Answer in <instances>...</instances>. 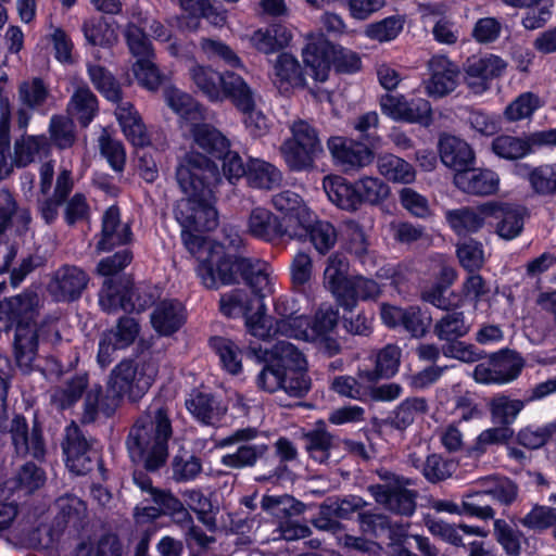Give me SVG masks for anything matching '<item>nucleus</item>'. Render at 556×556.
I'll list each match as a JSON object with an SVG mask.
<instances>
[{"mask_svg":"<svg viewBox=\"0 0 556 556\" xmlns=\"http://www.w3.org/2000/svg\"><path fill=\"white\" fill-rule=\"evenodd\" d=\"M177 182L187 198L177 202L175 217L180 224L181 237H201L195 232L213 230L218 224L214 206V189L222 177L216 165L204 154L191 151L179 162Z\"/></svg>","mask_w":556,"mask_h":556,"instance_id":"f257e3e1","label":"nucleus"},{"mask_svg":"<svg viewBox=\"0 0 556 556\" xmlns=\"http://www.w3.org/2000/svg\"><path fill=\"white\" fill-rule=\"evenodd\" d=\"M40 305L41 300L33 290H25L21 294L0 301V331L9 330L16 325L14 353L17 365L24 370L33 366L39 336L52 343L60 340L53 321L43 325L39 331L33 323Z\"/></svg>","mask_w":556,"mask_h":556,"instance_id":"f03ea898","label":"nucleus"},{"mask_svg":"<svg viewBox=\"0 0 556 556\" xmlns=\"http://www.w3.org/2000/svg\"><path fill=\"white\" fill-rule=\"evenodd\" d=\"M157 375V366L153 361H123L111 371L106 396L100 401L101 387L90 388L86 393L83 420L91 422L99 410L111 415L121 400L127 396L131 401L140 399L152 386Z\"/></svg>","mask_w":556,"mask_h":556,"instance_id":"7ed1b4c3","label":"nucleus"},{"mask_svg":"<svg viewBox=\"0 0 556 556\" xmlns=\"http://www.w3.org/2000/svg\"><path fill=\"white\" fill-rule=\"evenodd\" d=\"M172 433L167 409L159 404L151 405L128 434L126 444L130 458L143 462L149 470L157 469L166 462Z\"/></svg>","mask_w":556,"mask_h":556,"instance_id":"20e7f679","label":"nucleus"},{"mask_svg":"<svg viewBox=\"0 0 556 556\" xmlns=\"http://www.w3.org/2000/svg\"><path fill=\"white\" fill-rule=\"evenodd\" d=\"M188 76L197 91L213 103L230 100L238 110H247L252 104L251 86L233 71L219 72L194 62L188 68Z\"/></svg>","mask_w":556,"mask_h":556,"instance_id":"39448f33","label":"nucleus"},{"mask_svg":"<svg viewBox=\"0 0 556 556\" xmlns=\"http://www.w3.org/2000/svg\"><path fill=\"white\" fill-rule=\"evenodd\" d=\"M185 247L199 260L198 276L206 288L217 289L237 281L241 258L227 254L223 244L203 237L185 236Z\"/></svg>","mask_w":556,"mask_h":556,"instance_id":"423d86ee","label":"nucleus"},{"mask_svg":"<svg viewBox=\"0 0 556 556\" xmlns=\"http://www.w3.org/2000/svg\"><path fill=\"white\" fill-rule=\"evenodd\" d=\"M289 129L291 137L280 147L285 162L296 172L313 167L315 159L323 152L318 131L301 118L290 123Z\"/></svg>","mask_w":556,"mask_h":556,"instance_id":"0eeeda50","label":"nucleus"},{"mask_svg":"<svg viewBox=\"0 0 556 556\" xmlns=\"http://www.w3.org/2000/svg\"><path fill=\"white\" fill-rule=\"evenodd\" d=\"M271 204L282 214L280 222L289 238L302 239L307 236L315 215L296 192L291 190L278 192L273 195Z\"/></svg>","mask_w":556,"mask_h":556,"instance_id":"6e6552de","label":"nucleus"},{"mask_svg":"<svg viewBox=\"0 0 556 556\" xmlns=\"http://www.w3.org/2000/svg\"><path fill=\"white\" fill-rule=\"evenodd\" d=\"M256 435V429L244 428L238 429L230 435L222 439L217 444L218 446L226 447L237 444L238 447L235 452L225 454L220 463L226 467L235 469L253 467L268 451L266 444L253 442Z\"/></svg>","mask_w":556,"mask_h":556,"instance_id":"1a4fd4ad","label":"nucleus"},{"mask_svg":"<svg viewBox=\"0 0 556 556\" xmlns=\"http://www.w3.org/2000/svg\"><path fill=\"white\" fill-rule=\"evenodd\" d=\"M379 103L382 113L393 121L422 126H429L432 122V109L426 99L408 100L402 94H384Z\"/></svg>","mask_w":556,"mask_h":556,"instance_id":"9d476101","label":"nucleus"},{"mask_svg":"<svg viewBox=\"0 0 556 556\" xmlns=\"http://www.w3.org/2000/svg\"><path fill=\"white\" fill-rule=\"evenodd\" d=\"M99 305L106 313H116L118 309L139 313L150 305V300L141 298L134 286L106 279L99 292Z\"/></svg>","mask_w":556,"mask_h":556,"instance_id":"9b49d317","label":"nucleus"},{"mask_svg":"<svg viewBox=\"0 0 556 556\" xmlns=\"http://www.w3.org/2000/svg\"><path fill=\"white\" fill-rule=\"evenodd\" d=\"M523 367L522 358L509 351L493 354L488 364H479L473 370V378L480 383L504 384L515 380Z\"/></svg>","mask_w":556,"mask_h":556,"instance_id":"f8f14e48","label":"nucleus"},{"mask_svg":"<svg viewBox=\"0 0 556 556\" xmlns=\"http://www.w3.org/2000/svg\"><path fill=\"white\" fill-rule=\"evenodd\" d=\"M409 479L392 476L389 484H375L368 488L376 502L387 509L405 516H410L416 509V494L406 489Z\"/></svg>","mask_w":556,"mask_h":556,"instance_id":"ddd939ff","label":"nucleus"},{"mask_svg":"<svg viewBox=\"0 0 556 556\" xmlns=\"http://www.w3.org/2000/svg\"><path fill=\"white\" fill-rule=\"evenodd\" d=\"M50 98L48 86L40 78L22 81L17 88L18 108L15 113L17 127L26 130L34 111H40Z\"/></svg>","mask_w":556,"mask_h":556,"instance_id":"4468645a","label":"nucleus"},{"mask_svg":"<svg viewBox=\"0 0 556 556\" xmlns=\"http://www.w3.org/2000/svg\"><path fill=\"white\" fill-rule=\"evenodd\" d=\"M494 210L490 201L477 206L447 210L445 212V220L457 236H468L490 225L492 214L495 212Z\"/></svg>","mask_w":556,"mask_h":556,"instance_id":"2eb2a0df","label":"nucleus"},{"mask_svg":"<svg viewBox=\"0 0 556 556\" xmlns=\"http://www.w3.org/2000/svg\"><path fill=\"white\" fill-rule=\"evenodd\" d=\"M89 282V276L81 268L64 265L56 269L49 283L50 294L59 302H72L80 298Z\"/></svg>","mask_w":556,"mask_h":556,"instance_id":"dca6fc26","label":"nucleus"},{"mask_svg":"<svg viewBox=\"0 0 556 556\" xmlns=\"http://www.w3.org/2000/svg\"><path fill=\"white\" fill-rule=\"evenodd\" d=\"M381 319L390 328L402 327L413 337H422L430 326L431 318L418 306L406 308L383 304L381 306Z\"/></svg>","mask_w":556,"mask_h":556,"instance_id":"f3484780","label":"nucleus"},{"mask_svg":"<svg viewBox=\"0 0 556 556\" xmlns=\"http://www.w3.org/2000/svg\"><path fill=\"white\" fill-rule=\"evenodd\" d=\"M62 446L66 456V466L71 471L84 475L91 469L96 452L92 451L77 425L71 424L66 427Z\"/></svg>","mask_w":556,"mask_h":556,"instance_id":"a211bd4d","label":"nucleus"},{"mask_svg":"<svg viewBox=\"0 0 556 556\" xmlns=\"http://www.w3.org/2000/svg\"><path fill=\"white\" fill-rule=\"evenodd\" d=\"M430 78L426 83V92L432 98H442L458 84V67L446 56L435 55L429 61Z\"/></svg>","mask_w":556,"mask_h":556,"instance_id":"6ab92c4d","label":"nucleus"},{"mask_svg":"<svg viewBox=\"0 0 556 556\" xmlns=\"http://www.w3.org/2000/svg\"><path fill=\"white\" fill-rule=\"evenodd\" d=\"M241 276L257 296L256 300L263 301L275 292L277 277L274 268L266 261L241 258Z\"/></svg>","mask_w":556,"mask_h":556,"instance_id":"aec40b11","label":"nucleus"},{"mask_svg":"<svg viewBox=\"0 0 556 556\" xmlns=\"http://www.w3.org/2000/svg\"><path fill=\"white\" fill-rule=\"evenodd\" d=\"M338 311L332 307L320 308L313 323L308 318L294 319L293 328H289L291 338L303 341H316V339L333 334L338 324Z\"/></svg>","mask_w":556,"mask_h":556,"instance_id":"412c9836","label":"nucleus"},{"mask_svg":"<svg viewBox=\"0 0 556 556\" xmlns=\"http://www.w3.org/2000/svg\"><path fill=\"white\" fill-rule=\"evenodd\" d=\"M131 239L130 226L121 219L119 208L115 205L106 208L101 219V232L97 250L104 252L115 247L126 244Z\"/></svg>","mask_w":556,"mask_h":556,"instance_id":"4be33fe9","label":"nucleus"},{"mask_svg":"<svg viewBox=\"0 0 556 556\" xmlns=\"http://www.w3.org/2000/svg\"><path fill=\"white\" fill-rule=\"evenodd\" d=\"M328 149L345 170L364 167L372 161V153L367 147L343 137L330 138Z\"/></svg>","mask_w":556,"mask_h":556,"instance_id":"5701e85b","label":"nucleus"},{"mask_svg":"<svg viewBox=\"0 0 556 556\" xmlns=\"http://www.w3.org/2000/svg\"><path fill=\"white\" fill-rule=\"evenodd\" d=\"M439 153L441 162L456 173L466 170L475 165V152L463 139L442 135L439 140Z\"/></svg>","mask_w":556,"mask_h":556,"instance_id":"b1692460","label":"nucleus"},{"mask_svg":"<svg viewBox=\"0 0 556 556\" xmlns=\"http://www.w3.org/2000/svg\"><path fill=\"white\" fill-rule=\"evenodd\" d=\"M280 218L265 207H255L247 219V232L265 242H278L288 237Z\"/></svg>","mask_w":556,"mask_h":556,"instance_id":"393cba45","label":"nucleus"},{"mask_svg":"<svg viewBox=\"0 0 556 556\" xmlns=\"http://www.w3.org/2000/svg\"><path fill=\"white\" fill-rule=\"evenodd\" d=\"M454 185L463 192L475 195H490L498 190L500 177L490 169H478L473 166L454 174Z\"/></svg>","mask_w":556,"mask_h":556,"instance_id":"a878e982","label":"nucleus"},{"mask_svg":"<svg viewBox=\"0 0 556 556\" xmlns=\"http://www.w3.org/2000/svg\"><path fill=\"white\" fill-rule=\"evenodd\" d=\"M247 331L261 340H269L278 334L290 337L289 328H293V324L288 320H274L266 314V306L263 301L257 300L255 312L245 318Z\"/></svg>","mask_w":556,"mask_h":556,"instance_id":"bb28decb","label":"nucleus"},{"mask_svg":"<svg viewBox=\"0 0 556 556\" xmlns=\"http://www.w3.org/2000/svg\"><path fill=\"white\" fill-rule=\"evenodd\" d=\"M58 514L51 528V538H58L67 528L78 530L87 517L86 504L77 496H62L56 502Z\"/></svg>","mask_w":556,"mask_h":556,"instance_id":"cd10ccee","label":"nucleus"},{"mask_svg":"<svg viewBox=\"0 0 556 556\" xmlns=\"http://www.w3.org/2000/svg\"><path fill=\"white\" fill-rule=\"evenodd\" d=\"M333 45L323 36L312 39L303 50V61L318 81L327 80L333 60Z\"/></svg>","mask_w":556,"mask_h":556,"instance_id":"c85d7f7f","label":"nucleus"},{"mask_svg":"<svg viewBox=\"0 0 556 556\" xmlns=\"http://www.w3.org/2000/svg\"><path fill=\"white\" fill-rule=\"evenodd\" d=\"M271 79L281 93L303 86L304 76L298 59L287 52L280 53L273 64Z\"/></svg>","mask_w":556,"mask_h":556,"instance_id":"c756f323","label":"nucleus"},{"mask_svg":"<svg viewBox=\"0 0 556 556\" xmlns=\"http://www.w3.org/2000/svg\"><path fill=\"white\" fill-rule=\"evenodd\" d=\"M115 116L126 139L135 147H146L151 142L150 135L139 112L130 102H119Z\"/></svg>","mask_w":556,"mask_h":556,"instance_id":"7c9ffc66","label":"nucleus"},{"mask_svg":"<svg viewBox=\"0 0 556 556\" xmlns=\"http://www.w3.org/2000/svg\"><path fill=\"white\" fill-rule=\"evenodd\" d=\"M494 206V214H492L491 224L495 223V232L505 240H513L517 238L523 228V210L519 206L498 203L490 201Z\"/></svg>","mask_w":556,"mask_h":556,"instance_id":"2f4dec72","label":"nucleus"},{"mask_svg":"<svg viewBox=\"0 0 556 556\" xmlns=\"http://www.w3.org/2000/svg\"><path fill=\"white\" fill-rule=\"evenodd\" d=\"M186 321L184 305L176 300L160 302L151 314V324L161 336L176 332Z\"/></svg>","mask_w":556,"mask_h":556,"instance_id":"473e14b6","label":"nucleus"},{"mask_svg":"<svg viewBox=\"0 0 556 556\" xmlns=\"http://www.w3.org/2000/svg\"><path fill=\"white\" fill-rule=\"evenodd\" d=\"M350 263L342 253L331 254L323 273V286L339 302L350 282Z\"/></svg>","mask_w":556,"mask_h":556,"instance_id":"72a5a7b5","label":"nucleus"},{"mask_svg":"<svg viewBox=\"0 0 556 556\" xmlns=\"http://www.w3.org/2000/svg\"><path fill=\"white\" fill-rule=\"evenodd\" d=\"M402 352L395 344H387L384 348L378 350L375 355V369L374 370H359L357 376L366 382L374 383L380 378L393 377L400 367Z\"/></svg>","mask_w":556,"mask_h":556,"instance_id":"f704fd0d","label":"nucleus"},{"mask_svg":"<svg viewBox=\"0 0 556 556\" xmlns=\"http://www.w3.org/2000/svg\"><path fill=\"white\" fill-rule=\"evenodd\" d=\"M89 377L86 372L74 374L66 377L62 383L51 390V403L59 409H66L76 404L87 391Z\"/></svg>","mask_w":556,"mask_h":556,"instance_id":"c9c22d12","label":"nucleus"},{"mask_svg":"<svg viewBox=\"0 0 556 556\" xmlns=\"http://www.w3.org/2000/svg\"><path fill=\"white\" fill-rule=\"evenodd\" d=\"M328 199L341 210L356 211L359 206L356 185L338 175L326 176L323 180Z\"/></svg>","mask_w":556,"mask_h":556,"instance_id":"e433bc0d","label":"nucleus"},{"mask_svg":"<svg viewBox=\"0 0 556 556\" xmlns=\"http://www.w3.org/2000/svg\"><path fill=\"white\" fill-rule=\"evenodd\" d=\"M73 186L72 172L67 168L60 169L52 195L38 200L40 215L47 224L56 219L59 207L72 191Z\"/></svg>","mask_w":556,"mask_h":556,"instance_id":"4c0bfd02","label":"nucleus"},{"mask_svg":"<svg viewBox=\"0 0 556 556\" xmlns=\"http://www.w3.org/2000/svg\"><path fill=\"white\" fill-rule=\"evenodd\" d=\"M163 93L166 104L187 124L204 119V108L189 93L172 85L166 86Z\"/></svg>","mask_w":556,"mask_h":556,"instance_id":"58836bf2","label":"nucleus"},{"mask_svg":"<svg viewBox=\"0 0 556 556\" xmlns=\"http://www.w3.org/2000/svg\"><path fill=\"white\" fill-rule=\"evenodd\" d=\"M49 151L50 143L45 135H23L14 142L13 162L16 167H26Z\"/></svg>","mask_w":556,"mask_h":556,"instance_id":"ea45409f","label":"nucleus"},{"mask_svg":"<svg viewBox=\"0 0 556 556\" xmlns=\"http://www.w3.org/2000/svg\"><path fill=\"white\" fill-rule=\"evenodd\" d=\"M12 442L18 454L30 455L34 458H41L45 454V446L40 434L34 430L30 435L27 432L25 418L16 416L12 420L11 429Z\"/></svg>","mask_w":556,"mask_h":556,"instance_id":"a19ab883","label":"nucleus"},{"mask_svg":"<svg viewBox=\"0 0 556 556\" xmlns=\"http://www.w3.org/2000/svg\"><path fill=\"white\" fill-rule=\"evenodd\" d=\"M66 111L71 118H76L83 127H87L98 112L97 98L86 85L78 86L68 101Z\"/></svg>","mask_w":556,"mask_h":556,"instance_id":"79ce46f5","label":"nucleus"},{"mask_svg":"<svg viewBox=\"0 0 556 556\" xmlns=\"http://www.w3.org/2000/svg\"><path fill=\"white\" fill-rule=\"evenodd\" d=\"M186 407L195 419L210 426L218 424L226 413L225 407L204 393H191L186 400Z\"/></svg>","mask_w":556,"mask_h":556,"instance_id":"37998d69","label":"nucleus"},{"mask_svg":"<svg viewBox=\"0 0 556 556\" xmlns=\"http://www.w3.org/2000/svg\"><path fill=\"white\" fill-rule=\"evenodd\" d=\"M377 168L381 176L395 184L409 185L416 180V170L413 165L394 154L379 155Z\"/></svg>","mask_w":556,"mask_h":556,"instance_id":"c03bdc74","label":"nucleus"},{"mask_svg":"<svg viewBox=\"0 0 556 556\" xmlns=\"http://www.w3.org/2000/svg\"><path fill=\"white\" fill-rule=\"evenodd\" d=\"M380 292V286L375 280L361 275L351 276L339 304L351 311L359 300H374L379 296Z\"/></svg>","mask_w":556,"mask_h":556,"instance_id":"a18cd8bd","label":"nucleus"},{"mask_svg":"<svg viewBox=\"0 0 556 556\" xmlns=\"http://www.w3.org/2000/svg\"><path fill=\"white\" fill-rule=\"evenodd\" d=\"M188 125L194 143L205 152L216 156L229 148L228 140L211 125L202 123V121L191 122Z\"/></svg>","mask_w":556,"mask_h":556,"instance_id":"49530a36","label":"nucleus"},{"mask_svg":"<svg viewBox=\"0 0 556 556\" xmlns=\"http://www.w3.org/2000/svg\"><path fill=\"white\" fill-rule=\"evenodd\" d=\"M291 40V33L283 26L273 25L255 30L251 37V45L262 53H273L287 46Z\"/></svg>","mask_w":556,"mask_h":556,"instance_id":"de8ad7c7","label":"nucleus"},{"mask_svg":"<svg viewBox=\"0 0 556 556\" xmlns=\"http://www.w3.org/2000/svg\"><path fill=\"white\" fill-rule=\"evenodd\" d=\"M257 305V300L251 298L243 289H233L220 295L219 311L231 318L249 316Z\"/></svg>","mask_w":556,"mask_h":556,"instance_id":"09e8293b","label":"nucleus"},{"mask_svg":"<svg viewBox=\"0 0 556 556\" xmlns=\"http://www.w3.org/2000/svg\"><path fill=\"white\" fill-rule=\"evenodd\" d=\"M261 508L276 518L279 526L281 521L300 515L304 505L289 495H264L261 500Z\"/></svg>","mask_w":556,"mask_h":556,"instance_id":"8fccbe9b","label":"nucleus"},{"mask_svg":"<svg viewBox=\"0 0 556 556\" xmlns=\"http://www.w3.org/2000/svg\"><path fill=\"white\" fill-rule=\"evenodd\" d=\"M493 152L502 159L517 160L534 152L531 135L526 138L502 135L492 141Z\"/></svg>","mask_w":556,"mask_h":556,"instance_id":"3c124183","label":"nucleus"},{"mask_svg":"<svg viewBox=\"0 0 556 556\" xmlns=\"http://www.w3.org/2000/svg\"><path fill=\"white\" fill-rule=\"evenodd\" d=\"M281 173L263 160H251L248 165L249 185L258 189H273L281 182Z\"/></svg>","mask_w":556,"mask_h":556,"instance_id":"603ef678","label":"nucleus"},{"mask_svg":"<svg viewBox=\"0 0 556 556\" xmlns=\"http://www.w3.org/2000/svg\"><path fill=\"white\" fill-rule=\"evenodd\" d=\"M11 109L8 101L0 105V179L9 177L15 166L13 155L8 156L11 143Z\"/></svg>","mask_w":556,"mask_h":556,"instance_id":"864d4df0","label":"nucleus"},{"mask_svg":"<svg viewBox=\"0 0 556 556\" xmlns=\"http://www.w3.org/2000/svg\"><path fill=\"white\" fill-rule=\"evenodd\" d=\"M525 405L526 401L510 399L507 395L500 394L490 400L489 409L494 422L508 427V425L516 420Z\"/></svg>","mask_w":556,"mask_h":556,"instance_id":"5fc2aeb1","label":"nucleus"},{"mask_svg":"<svg viewBox=\"0 0 556 556\" xmlns=\"http://www.w3.org/2000/svg\"><path fill=\"white\" fill-rule=\"evenodd\" d=\"M428 409V402L425 397H408L393 410L390 425L395 429L405 430L417 416L426 414Z\"/></svg>","mask_w":556,"mask_h":556,"instance_id":"6e6d98bb","label":"nucleus"},{"mask_svg":"<svg viewBox=\"0 0 556 556\" xmlns=\"http://www.w3.org/2000/svg\"><path fill=\"white\" fill-rule=\"evenodd\" d=\"M211 346L219 356L223 367L229 374L237 375L242 370L241 351L232 340L215 337L211 339Z\"/></svg>","mask_w":556,"mask_h":556,"instance_id":"4d7b16f0","label":"nucleus"},{"mask_svg":"<svg viewBox=\"0 0 556 556\" xmlns=\"http://www.w3.org/2000/svg\"><path fill=\"white\" fill-rule=\"evenodd\" d=\"M182 498L187 506L193 510L199 520L208 529L216 527L214 507L211 501L199 490L189 489L182 492Z\"/></svg>","mask_w":556,"mask_h":556,"instance_id":"13d9d810","label":"nucleus"},{"mask_svg":"<svg viewBox=\"0 0 556 556\" xmlns=\"http://www.w3.org/2000/svg\"><path fill=\"white\" fill-rule=\"evenodd\" d=\"M528 180L535 193L540 195L556 194V163L543 164L532 168Z\"/></svg>","mask_w":556,"mask_h":556,"instance_id":"bf43d9fd","label":"nucleus"},{"mask_svg":"<svg viewBox=\"0 0 556 556\" xmlns=\"http://www.w3.org/2000/svg\"><path fill=\"white\" fill-rule=\"evenodd\" d=\"M468 331L469 325L462 312L446 313L434 326V333L440 340L445 341H453L465 336Z\"/></svg>","mask_w":556,"mask_h":556,"instance_id":"052dcab7","label":"nucleus"},{"mask_svg":"<svg viewBox=\"0 0 556 556\" xmlns=\"http://www.w3.org/2000/svg\"><path fill=\"white\" fill-rule=\"evenodd\" d=\"M519 523L528 530L541 533L556 525V508L536 504L519 519Z\"/></svg>","mask_w":556,"mask_h":556,"instance_id":"680f3d73","label":"nucleus"},{"mask_svg":"<svg viewBox=\"0 0 556 556\" xmlns=\"http://www.w3.org/2000/svg\"><path fill=\"white\" fill-rule=\"evenodd\" d=\"M153 56L138 59L132 67V74L138 84L149 91H156L163 83V74L152 61Z\"/></svg>","mask_w":556,"mask_h":556,"instance_id":"e2e57ef3","label":"nucleus"},{"mask_svg":"<svg viewBox=\"0 0 556 556\" xmlns=\"http://www.w3.org/2000/svg\"><path fill=\"white\" fill-rule=\"evenodd\" d=\"M83 29L87 41L93 46H109L117 39L115 29L102 16L88 20Z\"/></svg>","mask_w":556,"mask_h":556,"instance_id":"0e129e2a","label":"nucleus"},{"mask_svg":"<svg viewBox=\"0 0 556 556\" xmlns=\"http://www.w3.org/2000/svg\"><path fill=\"white\" fill-rule=\"evenodd\" d=\"M541 105V100L536 94L523 92L505 108L504 117L508 122L530 118Z\"/></svg>","mask_w":556,"mask_h":556,"instance_id":"69168bd1","label":"nucleus"},{"mask_svg":"<svg viewBox=\"0 0 556 556\" xmlns=\"http://www.w3.org/2000/svg\"><path fill=\"white\" fill-rule=\"evenodd\" d=\"M271 356L275 361L274 364L283 371L306 368L303 354L290 342L278 341L271 350Z\"/></svg>","mask_w":556,"mask_h":556,"instance_id":"338daca9","label":"nucleus"},{"mask_svg":"<svg viewBox=\"0 0 556 556\" xmlns=\"http://www.w3.org/2000/svg\"><path fill=\"white\" fill-rule=\"evenodd\" d=\"M405 20L400 15H392L384 20L367 25L365 35L379 42H387L395 39L403 30Z\"/></svg>","mask_w":556,"mask_h":556,"instance_id":"774afa93","label":"nucleus"}]
</instances>
